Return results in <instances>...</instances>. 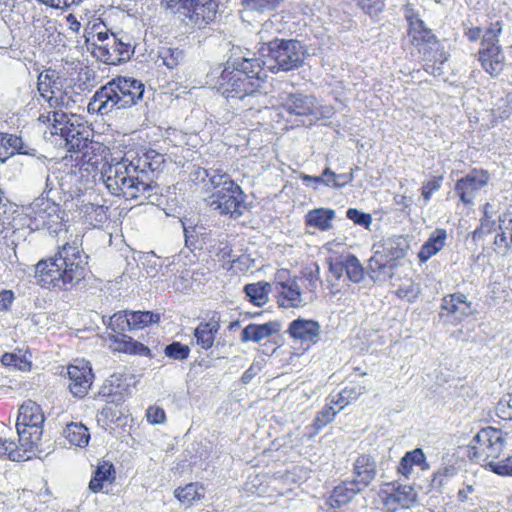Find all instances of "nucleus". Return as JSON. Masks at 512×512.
Wrapping results in <instances>:
<instances>
[{
	"label": "nucleus",
	"instance_id": "nucleus-1",
	"mask_svg": "<svg viewBox=\"0 0 512 512\" xmlns=\"http://www.w3.org/2000/svg\"><path fill=\"white\" fill-rule=\"evenodd\" d=\"M164 162L163 155L150 150L141 157L129 160L127 157L109 165L102 177L109 192L114 196L139 200L140 204H158L162 193L155 181V172Z\"/></svg>",
	"mask_w": 512,
	"mask_h": 512
},
{
	"label": "nucleus",
	"instance_id": "nucleus-2",
	"mask_svg": "<svg viewBox=\"0 0 512 512\" xmlns=\"http://www.w3.org/2000/svg\"><path fill=\"white\" fill-rule=\"evenodd\" d=\"M233 54L226 63L219 80L218 91L227 99H236L244 103L248 109L260 110V99L265 97L263 92L264 66L266 62L255 57Z\"/></svg>",
	"mask_w": 512,
	"mask_h": 512
},
{
	"label": "nucleus",
	"instance_id": "nucleus-3",
	"mask_svg": "<svg viewBox=\"0 0 512 512\" xmlns=\"http://www.w3.org/2000/svg\"><path fill=\"white\" fill-rule=\"evenodd\" d=\"M87 260L88 256L75 243H66L53 257L35 265L37 283L45 288L75 285L85 277Z\"/></svg>",
	"mask_w": 512,
	"mask_h": 512
},
{
	"label": "nucleus",
	"instance_id": "nucleus-4",
	"mask_svg": "<svg viewBox=\"0 0 512 512\" xmlns=\"http://www.w3.org/2000/svg\"><path fill=\"white\" fill-rule=\"evenodd\" d=\"M145 85L135 78L117 77L100 87L88 103L89 113L107 115L127 109L143 99Z\"/></svg>",
	"mask_w": 512,
	"mask_h": 512
},
{
	"label": "nucleus",
	"instance_id": "nucleus-5",
	"mask_svg": "<svg viewBox=\"0 0 512 512\" xmlns=\"http://www.w3.org/2000/svg\"><path fill=\"white\" fill-rule=\"evenodd\" d=\"M273 26L272 21H266L258 33L265 46L261 49L262 55L267 57L265 66L273 73L289 72L302 67L305 62L306 49L299 40L274 38L265 41L266 32Z\"/></svg>",
	"mask_w": 512,
	"mask_h": 512
},
{
	"label": "nucleus",
	"instance_id": "nucleus-6",
	"mask_svg": "<svg viewBox=\"0 0 512 512\" xmlns=\"http://www.w3.org/2000/svg\"><path fill=\"white\" fill-rule=\"evenodd\" d=\"M44 421L42 409L36 402L27 400L20 406L16 423L20 447L26 450L37 447L43 434Z\"/></svg>",
	"mask_w": 512,
	"mask_h": 512
},
{
	"label": "nucleus",
	"instance_id": "nucleus-7",
	"mask_svg": "<svg viewBox=\"0 0 512 512\" xmlns=\"http://www.w3.org/2000/svg\"><path fill=\"white\" fill-rule=\"evenodd\" d=\"M245 198L242 188L233 181L222 190L209 194L204 201L211 210L236 219L242 216L246 209Z\"/></svg>",
	"mask_w": 512,
	"mask_h": 512
},
{
	"label": "nucleus",
	"instance_id": "nucleus-8",
	"mask_svg": "<svg viewBox=\"0 0 512 512\" xmlns=\"http://www.w3.org/2000/svg\"><path fill=\"white\" fill-rule=\"evenodd\" d=\"M161 5L183 14L199 28L215 19L218 8L216 0H161Z\"/></svg>",
	"mask_w": 512,
	"mask_h": 512
},
{
	"label": "nucleus",
	"instance_id": "nucleus-9",
	"mask_svg": "<svg viewBox=\"0 0 512 512\" xmlns=\"http://www.w3.org/2000/svg\"><path fill=\"white\" fill-rule=\"evenodd\" d=\"M502 32L501 21L491 23L482 38L483 48L479 51V61L483 69L492 77L498 76L504 67V54L498 45Z\"/></svg>",
	"mask_w": 512,
	"mask_h": 512
},
{
	"label": "nucleus",
	"instance_id": "nucleus-10",
	"mask_svg": "<svg viewBox=\"0 0 512 512\" xmlns=\"http://www.w3.org/2000/svg\"><path fill=\"white\" fill-rule=\"evenodd\" d=\"M507 433L493 428H482L472 439L470 451L474 458L478 460H492L498 458L505 445Z\"/></svg>",
	"mask_w": 512,
	"mask_h": 512
},
{
	"label": "nucleus",
	"instance_id": "nucleus-11",
	"mask_svg": "<svg viewBox=\"0 0 512 512\" xmlns=\"http://www.w3.org/2000/svg\"><path fill=\"white\" fill-rule=\"evenodd\" d=\"M53 123L50 128L52 135L60 136L64 147L69 152H81L88 147L90 141L88 135L79 126L70 122L68 115L64 112H54Z\"/></svg>",
	"mask_w": 512,
	"mask_h": 512
},
{
	"label": "nucleus",
	"instance_id": "nucleus-12",
	"mask_svg": "<svg viewBox=\"0 0 512 512\" xmlns=\"http://www.w3.org/2000/svg\"><path fill=\"white\" fill-rule=\"evenodd\" d=\"M95 55L104 63L117 65L126 62L134 53L131 38L125 33L112 34L110 42L97 45Z\"/></svg>",
	"mask_w": 512,
	"mask_h": 512
},
{
	"label": "nucleus",
	"instance_id": "nucleus-13",
	"mask_svg": "<svg viewBox=\"0 0 512 512\" xmlns=\"http://www.w3.org/2000/svg\"><path fill=\"white\" fill-rule=\"evenodd\" d=\"M477 312L473 302L468 301L467 296L457 292L445 296L441 304V316L446 317V321L457 324L464 318Z\"/></svg>",
	"mask_w": 512,
	"mask_h": 512
},
{
	"label": "nucleus",
	"instance_id": "nucleus-14",
	"mask_svg": "<svg viewBox=\"0 0 512 512\" xmlns=\"http://www.w3.org/2000/svg\"><path fill=\"white\" fill-rule=\"evenodd\" d=\"M67 375L70 392L78 398L86 396L94 379L91 366L87 362L79 361L67 367Z\"/></svg>",
	"mask_w": 512,
	"mask_h": 512
},
{
	"label": "nucleus",
	"instance_id": "nucleus-15",
	"mask_svg": "<svg viewBox=\"0 0 512 512\" xmlns=\"http://www.w3.org/2000/svg\"><path fill=\"white\" fill-rule=\"evenodd\" d=\"M489 174L485 170H472L457 180L455 191L464 204H472L477 193L489 182Z\"/></svg>",
	"mask_w": 512,
	"mask_h": 512
},
{
	"label": "nucleus",
	"instance_id": "nucleus-16",
	"mask_svg": "<svg viewBox=\"0 0 512 512\" xmlns=\"http://www.w3.org/2000/svg\"><path fill=\"white\" fill-rule=\"evenodd\" d=\"M30 217L47 228H52L62 223L64 211L60 206L44 198L36 199L30 205Z\"/></svg>",
	"mask_w": 512,
	"mask_h": 512
},
{
	"label": "nucleus",
	"instance_id": "nucleus-17",
	"mask_svg": "<svg viewBox=\"0 0 512 512\" xmlns=\"http://www.w3.org/2000/svg\"><path fill=\"white\" fill-rule=\"evenodd\" d=\"M377 472L376 459L369 454H361L353 464V478L350 485L364 490L375 480Z\"/></svg>",
	"mask_w": 512,
	"mask_h": 512
},
{
	"label": "nucleus",
	"instance_id": "nucleus-18",
	"mask_svg": "<svg viewBox=\"0 0 512 512\" xmlns=\"http://www.w3.org/2000/svg\"><path fill=\"white\" fill-rule=\"evenodd\" d=\"M397 262L390 261L385 252L375 251L368 260L366 273L374 283H384L393 278Z\"/></svg>",
	"mask_w": 512,
	"mask_h": 512
},
{
	"label": "nucleus",
	"instance_id": "nucleus-19",
	"mask_svg": "<svg viewBox=\"0 0 512 512\" xmlns=\"http://www.w3.org/2000/svg\"><path fill=\"white\" fill-rule=\"evenodd\" d=\"M194 179L203 184V189L210 194L228 186L234 180L231 176L219 168H197L194 172Z\"/></svg>",
	"mask_w": 512,
	"mask_h": 512
},
{
	"label": "nucleus",
	"instance_id": "nucleus-20",
	"mask_svg": "<svg viewBox=\"0 0 512 512\" xmlns=\"http://www.w3.org/2000/svg\"><path fill=\"white\" fill-rule=\"evenodd\" d=\"M278 296L277 302L281 307L299 308L306 305V301L302 297L301 285L299 279L293 278L287 281L277 283Z\"/></svg>",
	"mask_w": 512,
	"mask_h": 512
},
{
	"label": "nucleus",
	"instance_id": "nucleus-21",
	"mask_svg": "<svg viewBox=\"0 0 512 512\" xmlns=\"http://www.w3.org/2000/svg\"><path fill=\"white\" fill-rule=\"evenodd\" d=\"M290 336L302 342H317L320 336V325L314 320L298 318L289 325Z\"/></svg>",
	"mask_w": 512,
	"mask_h": 512
},
{
	"label": "nucleus",
	"instance_id": "nucleus-22",
	"mask_svg": "<svg viewBox=\"0 0 512 512\" xmlns=\"http://www.w3.org/2000/svg\"><path fill=\"white\" fill-rule=\"evenodd\" d=\"M316 98L302 93L288 94L283 102L284 109L297 116H311L315 107Z\"/></svg>",
	"mask_w": 512,
	"mask_h": 512
},
{
	"label": "nucleus",
	"instance_id": "nucleus-23",
	"mask_svg": "<svg viewBox=\"0 0 512 512\" xmlns=\"http://www.w3.org/2000/svg\"><path fill=\"white\" fill-rule=\"evenodd\" d=\"M282 325L279 321H269L264 324L251 323L241 333V341L258 343L261 340L280 332Z\"/></svg>",
	"mask_w": 512,
	"mask_h": 512
},
{
	"label": "nucleus",
	"instance_id": "nucleus-24",
	"mask_svg": "<svg viewBox=\"0 0 512 512\" xmlns=\"http://www.w3.org/2000/svg\"><path fill=\"white\" fill-rule=\"evenodd\" d=\"M220 329L219 317L214 314L208 322H201L194 329V337L196 343L201 348L208 350L211 348L215 341V335Z\"/></svg>",
	"mask_w": 512,
	"mask_h": 512
},
{
	"label": "nucleus",
	"instance_id": "nucleus-25",
	"mask_svg": "<svg viewBox=\"0 0 512 512\" xmlns=\"http://www.w3.org/2000/svg\"><path fill=\"white\" fill-rule=\"evenodd\" d=\"M363 490L357 486H351L350 481L343 482L336 486L327 500L331 509H340L342 506L350 503L353 498Z\"/></svg>",
	"mask_w": 512,
	"mask_h": 512
},
{
	"label": "nucleus",
	"instance_id": "nucleus-26",
	"mask_svg": "<svg viewBox=\"0 0 512 512\" xmlns=\"http://www.w3.org/2000/svg\"><path fill=\"white\" fill-rule=\"evenodd\" d=\"M335 217L336 212L331 208H315L305 215V224L320 231H328L333 227Z\"/></svg>",
	"mask_w": 512,
	"mask_h": 512
},
{
	"label": "nucleus",
	"instance_id": "nucleus-27",
	"mask_svg": "<svg viewBox=\"0 0 512 512\" xmlns=\"http://www.w3.org/2000/svg\"><path fill=\"white\" fill-rule=\"evenodd\" d=\"M447 239V232L445 229L437 228L428 238V240L422 245L418 258L420 262L428 261L432 256L436 255L441 251Z\"/></svg>",
	"mask_w": 512,
	"mask_h": 512
},
{
	"label": "nucleus",
	"instance_id": "nucleus-28",
	"mask_svg": "<svg viewBox=\"0 0 512 512\" xmlns=\"http://www.w3.org/2000/svg\"><path fill=\"white\" fill-rule=\"evenodd\" d=\"M62 79L58 72L53 69H47L41 72L37 79V89L41 97L47 94H58L62 91Z\"/></svg>",
	"mask_w": 512,
	"mask_h": 512
},
{
	"label": "nucleus",
	"instance_id": "nucleus-29",
	"mask_svg": "<svg viewBox=\"0 0 512 512\" xmlns=\"http://www.w3.org/2000/svg\"><path fill=\"white\" fill-rule=\"evenodd\" d=\"M115 473L113 464L103 461L94 471L93 477L89 482V489L94 493L100 492L105 483H113L115 480Z\"/></svg>",
	"mask_w": 512,
	"mask_h": 512
},
{
	"label": "nucleus",
	"instance_id": "nucleus-30",
	"mask_svg": "<svg viewBox=\"0 0 512 512\" xmlns=\"http://www.w3.org/2000/svg\"><path fill=\"white\" fill-rule=\"evenodd\" d=\"M243 290L246 297L252 304L261 307L269 300L271 284L264 281L249 283L244 286Z\"/></svg>",
	"mask_w": 512,
	"mask_h": 512
},
{
	"label": "nucleus",
	"instance_id": "nucleus-31",
	"mask_svg": "<svg viewBox=\"0 0 512 512\" xmlns=\"http://www.w3.org/2000/svg\"><path fill=\"white\" fill-rule=\"evenodd\" d=\"M64 437L71 445L85 447L90 439L88 429L82 423L71 422L63 430Z\"/></svg>",
	"mask_w": 512,
	"mask_h": 512
},
{
	"label": "nucleus",
	"instance_id": "nucleus-32",
	"mask_svg": "<svg viewBox=\"0 0 512 512\" xmlns=\"http://www.w3.org/2000/svg\"><path fill=\"white\" fill-rule=\"evenodd\" d=\"M33 450H26L25 447L19 448L15 442L10 440H0V457L7 456L12 461H25L31 458Z\"/></svg>",
	"mask_w": 512,
	"mask_h": 512
},
{
	"label": "nucleus",
	"instance_id": "nucleus-33",
	"mask_svg": "<svg viewBox=\"0 0 512 512\" xmlns=\"http://www.w3.org/2000/svg\"><path fill=\"white\" fill-rule=\"evenodd\" d=\"M202 487H199L197 483H189L184 487H178L174 491V496L179 502L190 506L194 501L200 500L203 497V493L200 491Z\"/></svg>",
	"mask_w": 512,
	"mask_h": 512
},
{
	"label": "nucleus",
	"instance_id": "nucleus-34",
	"mask_svg": "<svg viewBox=\"0 0 512 512\" xmlns=\"http://www.w3.org/2000/svg\"><path fill=\"white\" fill-rule=\"evenodd\" d=\"M343 266L350 281L360 283L364 280L365 269L355 255H347L343 261Z\"/></svg>",
	"mask_w": 512,
	"mask_h": 512
},
{
	"label": "nucleus",
	"instance_id": "nucleus-35",
	"mask_svg": "<svg viewBox=\"0 0 512 512\" xmlns=\"http://www.w3.org/2000/svg\"><path fill=\"white\" fill-rule=\"evenodd\" d=\"M284 1L285 0H240V3L246 11L264 14L274 11Z\"/></svg>",
	"mask_w": 512,
	"mask_h": 512
},
{
	"label": "nucleus",
	"instance_id": "nucleus-36",
	"mask_svg": "<svg viewBox=\"0 0 512 512\" xmlns=\"http://www.w3.org/2000/svg\"><path fill=\"white\" fill-rule=\"evenodd\" d=\"M158 60L168 69H174L184 60V53L179 48L161 47L158 50Z\"/></svg>",
	"mask_w": 512,
	"mask_h": 512
},
{
	"label": "nucleus",
	"instance_id": "nucleus-37",
	"mask_svg": "<svg viewBox=\"0 0 512 512\" xmlns=\"http://www.w3.org/2000/svg\"><path fill=\"white\" fill-rule=\"evenodd\" d=\"M495 213L496 212L492 204L486 203L484 205L483 217L481 218L480 227H478L472 233V238L474 240L482 238L484 235L490 233L494 229L495 222L492 219Z\"/></svg>",
	"mask_w": 512,
	"mask_h": 512
},
{
	"label": "nucleus",
	"instance_id": "nucleus-38",
	"mask_svg": "<svg viewBox=\"0 0 512 512\" xmlns=\"http://www.w3.org/2000/svg\"><path fill=\"white\" fill-rule=\"evenodd\" d=\"M160 320L158 313L151 311H130V324L132 330L143 329L144 327L157 323Z\"/></svg>",
	"mask_w": 512,
	"mask_h": 512
},
{
	"label": "nucleus",
	"instance_id": "nucleus-39",
	"mask_svg": "<svg viewBox=\"0 0 512 512\" xmlns=\"http://www.w3.org/2000/svg\"><path fill=\"white\" fill-rule=\"evenodd\" d=\"M405 240L402 237L386 240L384 248L381 252L386 253V257L390 261L396 262L398 259L405 257L406 248L403 246Z\"/></svg>",
	"mask_w": 512,
	"mask_h": 512
},
{
	"label": "nucleus",
	"instance_id": "nucleus-40",
	"mask_svg": "<svg viewBox=\"0 0 512 512\" xmlns=\"http://www.w3.org/2000/svg\"><path fill=\"white\" fill-rule=\"evenodd\" d=\"M0 147L6 152L11 148L10 156L14 155V151L24 155L30 154L28 151L23 150L24 142L22 138L13 134L0 133Z\"/></svg>",
	"mask_w": 512,
	"mask_h": 512
},
{
	"label": "nucleus",
	"instance_id": "nucleus-41",
	"mask_svg": "<svg viewBox=\"0 0 512 512\" xmlns=\"http://www.w3.org/2000/svg\"><path fill=\"white\" fill-rule=\"evenodd\" d=\"M116 341L123 343V351L126 353L140 356H150V349L147 346L133 340L131 337L125 334H121V338H117Z\"/></svg>",
	"mask_w": 512,
	"mask_h": 512
},
{
	"label": "nucleus",
	"instance_id": "nucleus-42",
	"mask_svg": "<svg viewBox=\"0 0 512 512\" xmlns=\"http://www.w3.org/2000/svg\"><path fill=\"white\" fill-rule=\"evenodd\" d=\"M1 362L5 366L14 367L21 371H27L31 367V362L25 357V355H19L16 353L3 354Z\"/></svg>",
	"mask_w": 512,
	"mask_h": 512
},
{
	"label": "nucleus",
	"instance_id": "nucleus-43",
	"mask_svg": "<svg viewBox=\"0 0 512 512\" xmlns=\"http://www.w3.org/2000/svg\"><path fill=\"white\" fill-rule=\"evenodd\" d=\"M486 466L497 475L512 477V456L497 461L490 460Z\"/></svg>",
	"mask_w": 512,
	"mask_h": 512
},
{
	"label": "nucleus",
	"instance_id": "nucleus-44",
	"mask_svg": "<svg viewBox=\"0 0 512 512\" xmlns=\"http://www.w3.org/2000/svg\"><path fill=\"white\" fill-rule=\"evenodd\" d=\"M49 104L51 108H66L69 109L74 104V100L68 96L66 91H61L58 94H47V96L43 97Z\"/></svg>",
	"mask_w": 512,
	"mask_h": 512
},
{
	"label": "nucleus",
	"instance_id": "nucleus-45",
	"mask_svg": "<svg viewBox=\"0 0 512 512\" xmlns=\"http://www.w3.org/2000/svg\"><path fill=\"white\" fill-rule=\"evenodd\" d=\"M164 353L169 358L185 360L189 356L190 348L180 342H173L165 347Z\"/></svg>",
	"mask_w": 512,
	"mask_h": 512
},
{
	"label": "nucleus",
	"instance_id": "nucleus-46",
	"mask_svg": "<svg viewBox=\"0 0 512 512\" xmlns=\"http://www.w3.org/2000/svg\"><path fill=\"white\" fill-rule=\"evenodd\" d=\"M496 414L502 420H512V393L506 394L499 400Z\"/></svg>",
	"mask_w": 512,
	"mask_h": 512
},
{
	"label": "nucleus",
	"instance_id": "nucleus-47",
	"mask_svg": "<svg viewBox=\"0 0 512 512\" xmlns=\"http://www.w3.org/2000/svg\"><path fill=\"white\" fill-rule=\"evenodd\" d=\"M339 411L331 403H327L315 418L317 428H322L333 421Z\"/></svg>",
	"mask_w": 512,
	"mask_h": 512
},
{
	"label": "nucleus",
	"instance_id": "nucleus-48",
	"mask_svg": "<svg viewBox=\"0 0 512 512\" xmlns=\"http://www.w3.org/2000/svg\"><path fill=\"white\" fill-rule=\"evenodd\" d=\"M442 182H443L442 176H434L432 179L423 183L422 188H421V195H422L425 203H428L430 201L433 193H435L436 191H438L441 188Z\"/></svg>",
	"mask_w": 512,
	"mask_h": 512
},
{
	"label": "nucleus",
	"instance_id": "nucleus-49",
	"mask_svg": "<svg viewBox=\"0 0 512 512\" xmlns=\"http://www.w3.org/2000/svg\"><path fill=\"white\" fill-rule=\"evenodd\" d=\"M111 326H113V330L116 331L118 329L119 334L124 332L125 330H132L130 324V311H125L124 313H116L111 317Z\"/></svg>",
	"mask_w": 512,
	"mask_h": 512
},
{
	"label": "nucleus",
	"instance_id": "nucleus-50",
	"mask_svg": "<svg viewBox=\"0 0 512 512\" xmlns=\"http://www.w3.org/2000/svg\"><path fill=\"white\" fill-rule=\"evenodd\" d=\"M346 217L355 224L368 228L372 223V217L368 213H364L356 208H349L346 211Z\"/></svg>",
	"mask_w": 512,
	"mask_h": 512
},
{
	"label": "nucleus",
	"instance_id": "nucleus-51",
	"mask_svg": "<svg viewBox=\"0 0 512 512\" xmlns=\"http://www.w3.org/2000/svg\"><path fill=\"white\" fill-rule=\"evenodd\" d=\"M324 176H332L335 180L334 189H339L351 183L354 180L353 171L349 173L336 174L330 168L324 169Z\"/></svg>",
	"mask_w": 512,
	"mask_h": 512
},
{
	"label": "nucleus",
	"instance_id": "nucleus-52",
	"mask_svg": "<svg viewBox=\"0 0 512 512\" xmlns=\"http://www.w3.org/2000/svg\"><path fill=\"white\" fill-rule=\"evenodd\" d=\"M405 456L413 466H420L422 470H427L429 468V465L426 462V456L421 448H415L412 451L406 452Z\"/></svg>",
	"mask_w": 512,
	"mask_h": 512
},
{
	"label": "nucleus",
	"instance_id": "nucleus-53",
	"mask_svg": "<svg viewBox=\"0 0 512 512\" xmlns=\"http://www.w3.org/2000/svg\"><path fill=\"white\" fill-rule=\"evenodd\" d=\"M394 500H397L401 503L402 506H408L409 503L415 501L416 493L409 486H404L403 491H398L397 493L392 495Z\"/></svg>",
	"mask_w": 512,
	"mask_h": 512
},
{
	"label": "nucleus",
	"instance_id": "nucleus-54",
	"mask_svg": "<svg viewBox=\"0 0 512 512\" xmlns=\"http://www.w3.org/2000/svg\"><path fill=\"white\" fill-rule=\"evenodd\" d=\"M358 5L365 11L367 14H377L384 7L383 0H356Z\"/></svg>",
	"mask_w": 512,
	"mask_h": 512
},
{
	"label": "nucleus",
	"instance_id": "nucleus-55",
	"mask_svg": "<svg viewBox=\"0 0 512 512\" xmlns=\"http://www.w3.org/2000/svg\"><path fill=\"white\" fill-rule=\"evenodd\" d=\"M411 42L416 46L420 45V42L435 45L437 44V38L430 29L425 27L418 35H413Z\"/></svg>",
	"mask_w": 512,
	"mask_h": 512
},
{
	"label": "nucleus",
	"instance_id": "nucleus-56",
	"mask_svg": "<svg viewBox=\"0 0 512 512\" xmlns=\"http://www.w3.org/2000/svg\"><path fill=\"white\" fill-rule=\"evenodd\" d=\"M335 110L330 105H319L318 101H315L314 111L312 113V117L316 120L320 119H330L334 116Z\"/></svg>",
	"mask_w": 512,
	"mask_h": 512
},
{
	"label": "nucleus",
	"instance_id": "nucleus-57",
	"mask_svg": "<svg viewBox=\"0 0 512 512\" xmlns=\"http://www.w3.org/2000/svg\"><path fill=\"white\" fill-rule=\"evenodd\" d=\"M146 416L153 424H161L165 421V412L160 407H149Z\"/></svg>",
	"mask_w": 512,
	"mask_h": 512
},
{
	"label": "nucleus",
	"instance_id": "nucleus-58",
	"mask_svg": "<svg viewBox=\"0 0 512 512\" xmlns=\"http://www.w3.org/2000/svg\"><path fill=\"white\" fill-rule=\"evenodd\" d=\"M456 473L457 469L453 465L444 466L435 472L434 481H438L441 485L445 479L453 477Z\"/></svg>",
	"mask_w": 512,
	"mask_h": 512
},
{
	"label": "nucleus",
	"instance_id": "nucleus-59",
	"mask_svg": "<svg viewBox=\"0 0 512 512\" xmlns=\"http://www.w3.org/2000/svg\"><path fill=\"white\" fill-rule=\"evenodd\" d=\"M40 2L56 9L68 8L72 5H78L82 0H39Z\"/></svg>",
	"mask_w": 512,
	"mask_h": 512
},
{
	"label": "nucleus",
	"instance_id": "nucleus-60",
	"mask_svg": "<svg viewBox=\"0 0 512 512\" xmlns=\"http://www.w3.org/2000/svg\"><path fill=\"white\" fill-rule=\"evenodd\" d=\"M364 392H365V387H363V386L352 387V388L346 387L340 393V398H347V401H352V400H356Z\"/></svg>",
	"mask_w": 512,
	"mask_h": 512
},
{
	"label": "nucleus",
	"instance_id": "nucleus-61",
	"mask_svg": "<svg viewBox=\"0 0 512 512\" xmlns=\"http://www.w3.org/2000/svg\"><path fill=\"white\" fill-rule=\"evenodd\" d=\"M111 35L108 34L107 31H98L93 35V42L91 45L93 46V53H98L97 45H105L107 42H110Z\"/></svg>",
	"mask_w": 512,
	"mask_h": 512
},
{
	"label": "nucleus",
	"instance_id": "nucleus-62",
	"mask_svg": "<svg viewBox=\"0 0 512 512\" xmlns=\"http://www.w3.org/2000/svg\"><path fill=\"white\" fill-rule=\"evenodd\" d=\"M14 300V293L11 290L0 292V311H8Z\"/></svg>",
	"mask_w": 512,
	"mask_h": 512
},
{
	"label": "nucleus",
	"instance_id": "nucleus-63",
	"mask_svg": "<svg viewBox=\"0 0 512 512\" xmlns=\"http://www.w3.org/2000/svg\"><path fill=\"white\" fill-rule=\"evenodd\" d=\"M407 21L409 22V34L412 37L415 34L418 35L425 28L424 22L417 16Z\"/></svg>",
	"mask_w": 512,
	"mask_h": 512
},
{
	"label": "nucleus",
	"instance_id": "nucleus-64",
	"mask_svg": "<svg viewBox=\"0 0 512 512\" xmlns=\"http://www.w3.org/2000/svg\"><path fill=\"white\" fill-rule=\"evenodd\" d=\"M90 209L94 210V212L96 213V220L98 222L103 223L107 219V216H106V210L108 209L107 207L94 206L93 204H91L90 206H88L86 208V213H90Z\"/></svg>",
	"mask_w": 512,
	"mask_h": 512
}]
</instances>
